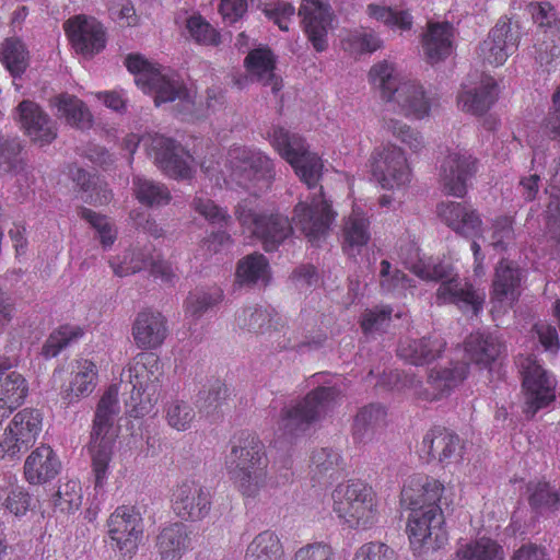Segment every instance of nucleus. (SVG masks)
<instances>
[{
	"mask_svg": "<svg viewBox=\"0 0 560 560\" xmlns=\"http://www.w3.org/2000/svg\"><path fill=\"white\" fill-rule=\"evenodd\" d=\"M272 147L294 168L295 174L308 188H315L323 171L320 158L308 150L305 140L283 127H273L269 132Z\"/></svg>",
	"mask_w": 560,
	"mask_h": 560,
	"instance_id": "1a4fd4ad",
	"label": "nucleus"
},
{
	"mask_svg": "<svg viewBox=\"0 0 560 560\" xmlns=\"http://www.w3.org/2000/svg\"><path fill=\"white\" fill-rule=\"evenodd\" d=\"M21 150L19 139L0 138V173H18L23 170Z\"/></svg>",
	"mask_w": 560,
	"mask_h": 560,
	"instance_id": "052dcab7",
	"label": "nucleus"
},
{
	"mask_svg": "<svg viewBox=\"0 0 560 560\" xmlns=\"http://www.w3.org/2000/svg\"><path fill=\"white\" fill-rule=\"evenodd\" d=\"M371 238L370 221L365 214L353 209L342 228V249L350 256L360 253Z\"/></svg>",
	"mask_w": 560,
	"mask_h": 560,
	"instance_id": "e433bc0d",
	"label": "nucleus"
},
{
	"mask_svg": "<svg viewBox=\"0 0 560 560\" xmlns=\"http://www.w3.org/2000/svg\"><path fill=\"white\" fill-rule=\"evenodd\" d=\"M536 61L548 71L560 59V36L542 37L536 48Z\"/></svg>",
	"mask_w": 560,
	"mask_h": 560,
	"instance_id": "774afa93",
	"label": "nucleus"
},
{
	"mask_svg": "<svg viewBox=\"0 0 560 560\" xmlns=\"http://www.w3.org/2000/svg\"><path fill=\"white\" fill-rule=\"evenodd\" d=\"M534 22L542 30V37L560 36V19L549 2L530 4Z\"/></svg>",
	"mask_w": 560,
	"mask_h": 560,
	"instance_id": "5fc2aeb1",
	"label": "nucleus"
},
{
	"mask_svg": "<svg viewBox=\"0 0 560 560\" xmlns=\"http://www.w3.org/2000/svg\"><path fill=\"white\" fill-rule=\"evenodd\" d=\"M191 208L203 217L209 223L224 226L231 220L228 212L219 207L213 200L203 192H197L190 202Z\"/></svg>",
	"mask_w": 560,
	"mask_h": 560,
	"instance_id": "13d9d810",
	"label": "nucleus"
},
{
	"mask_svg": "<svg viewBox=\"0 0 560 560\" xmlns=\"http://www.w3.org/2000/svg\"><path fill=\"white\" fill-rule=\"evenodd\" d=\"M55 505L62 512L71 513L78 510L82 502L81 487L78 481L69 480L59 486L55 495Z\"/></svg>",
	"mask_w": 560,
	"mask_h": 560,
	"instance_id": "0e129e2a",
	"label": "nucleus"
},
{
	"mask_svg": "<svg viewBox=\"0 0 560 560\" xmlns=\"http://www.w3.org/2000/svg\"><path fill=\"white\" fill-rule=\"evenodd\" d=\"M477 172V159L468 151L448 150L441 162L439 178L443 191L463 198L467 192V183Z\"/></svg>",
	"mask_w": 560,
	"mask_h": 560,
	"instance_id": "dca6fc26",
	"label": "nucleus"
},
{
	"mask_svg": "<svg viewBox=\"0 0 560 560\" xmlns=\"http://www.w3.org/2000/svg\"><path fill=\"white\" fill-rule=\"evenodd\" d=\"M79 326L63 325L54 330L43 346L42 354L49 359L57 357L65 348L83 337Z\"/></svg>",
	"mask_w": 560,
	"mask_h": 560,
	"instance_id": "09e8293b",
	"label": "nucleus"
},
{
	"mask_svg": "<svg viewBox=\"0 0 560 560\" xmlns=\"http://www.w3.org/2000/svg\"><path fill=\"white\" fill-rule=\"evenodd\" d=\"M196 412L189 402L174 399L165 407V418L170 427L177 431L190 429Z\"/></svg>",
	"mask_w": 560,
	"mask_h": 560,
	"instance_id": "4d7b16f0",
	"label": "nucleus"
},
{
	"mask_svg": "<svg viewBox=\"0 0 560 560\" xmlns=\"http://www.w3.org/2000/svg\"><path fill=\"white\" fill-rule=\"evenodd\" d=\"M503 546L489 537L459 544L453 560H504Z\"/></svg>",
	"mask_w": 560,
	"mask_h": 560,
	"instance_id": "a19ab883",
	"label": "nucleus"
},
{
	"mask_svg": "<svg viewBox=\"0 0 560 560\" xmlns=\"http://www.w3.org/2000/svg\"><path fill=\"white\" fill-rule=\"evenodd\" d=\"M275 317L276 313L272 308L248 305L236 312L235 324L241 330L265 335L276 328Z\"/></svg>",
	"mask_w": 560,
	"mask_h": 560,
	"instance_id": "58836bf2",
	"label": "nucleus"
},
{
	"mask_svg": "<svg viewBox=\"0 0 560 560\" xmlns=\"http://www.w3.org/2000/svg\"><path fill=\"white\" fill-rule=\"evenodd\" d=\"M463 448L459 436L442 427H434L423 436L419 453L428 463L450 464L460 458Z\"/></svg>",
	"mask_w": 560,
	"mask_h": 560,
	"instance_id": "412c9836",
	"label": "nucleus"
},
{
	"mask_svg": "<svg viewBox=\"0 0 560 560\" xmlns=\"http://www.w3.org/2000/svg\"><path fill=\"white\" fill-rule=\"evenodd\" d=\"M211 506V492L199 481L186 479L173 490L172 508L183 521L200 522L209 515Z\"/></svg>",
	"mask_w": 560,
	"mask_h": 560,
	"instance_id": "2eb2a0df",
	"label": "nucleus"
},
{
	"mask_svg": "<svg viewBox=\"0 0 560 560\" xmlns=\"http://www.w3.org/2000/svg\"><path fill=\"white\" fill-rule=\"evenodd\" d=\"M353 560H397V555L388 545L371 541L357 549Z\"/></svg>",
	"mask_w": 560,
	"mask_h": 560,
	"instance_id": "338daca9",
	"label": "nucleus"
},
{
	"mask_svg": "<svg viewBox=\"0 0 560 560\" xmlns=\"http://www.w3.org/2000/svg\"><path fill=\"white\" fill-rule=\"evenodd\" d=\"M0 60L14 77H21L28 67V51L19 38H8L0 45Z\"/></svg>",
	"mask_w": 560,
	"mask_h": 560,
	"instance_id": "49530a36",
	"label": "nucleus"
},
{
	"mask_svg": "<svg viewBox=\"0 0 560 560\" xmlns=\"http://www.w3.org/2000/svg\"><path fill=\"white\" fill-rule=\"evenodd\" d=\"M517 364L523 375L524 412L532 418L555 400L556 381L533 354L521 357Z\"/></svg>",
	"mask_w": 560,
	"mask_h": 560,
	"instance_id": "9d476101",
	"label": "nucleus"
},
{
	"mask_svg": "<svg viewBox=\"0 0 560 560\" xmlns=\"http://www.w3.org/2000/svg\"><path fill=\"white\" fill-rule=\"evenodd\" d=\"M293 213L295 228L312 243L326 237L337 215L325 198L323 187L310 201H300Z\"/></svg>",
	"mask_w": 560,
	"mask_h": 560,
	"instance_id": "4468645a",
	"label": "nucleus"
},
{
	"mask_svg": "<svg viewBox=\"0 0 560 560\" xmlns=\"http://www.w3.org/2000/svg\"><path fill=\"white\" fill-rule=\"evenodd\" d=\"M269 264L262 254H252L243 258L236 269V276L243 283H266L268 280Z\"/></svg>",
	"mask_w": 560,
	"mask_h": 560,
	"instance_id": "8fccbe9b",
	"label": "nucleus"
},
{
	"mask_svg": "<svg viewBox=\"0 0 560 560\" xmlns=\"http://www.w3.org/2000/svg\"><path fill=\"white\" fill-rule=\"evenodd\" d=\"M148 152L155 165L167 176L176 179L191 176V168L183 159V148L174 140L156 135L150 139Z\"/></svg>",
	"mask_w": 560,
	"mask_h": 560,
	"instance_id": "aec40b11",
	"label": "nucleus"
},
{
	"mask_svg": "<svg viewBox=\"0 0 560 560\" xmlns=\"http://www.w3.org/2000/svg\"><path fill=\"white\" fill-rule=\"evenodd\" d=\"M372 84L380 89L382 97L397 106L405 117L422 119L430 113V101L418 82L401 80L392 63L382 61L374 65L369 73Z\"/></svg>",
	"mask_w": 560,
	"mask_h": 560,
	"instance_id": "39448f33",
	"label": "nucleus"
},
{
	"mask_svg": "<svg viewBox=\"0 0 560 560\" xmlns=\"http://www.w3.org/2000/svg\"><path fill=\"white\" fill-rule=\"evenodd\" d=\"M97 366L89 359H78L74 361L71 380L61 392V398L68 405L79 401L83 397H88L96 387Z\"/></svg>",
	"mask_w": 560,
	"mask_h": 560,
	"instance_id": "c756f323",
	"label": "nucleus"
},
{
	"mask_svg": "<svg viewBox=\"0 0 560 560\" xmlns=\"http://www.w3.org/2000/svg\"><path fill=\"white\" fill-rule=\"evenodd\" d=\"M228 387L220 380L213 381L207 388L199 392L197 407L200 413L214 415L228 397Z\"/></svg>",
	"mask_w": 560,
	"mask_h": 560,
	"instance_id": "603ef678",
	"label": "nucleus"
},
{
	"mask_svg": "<svg viewBox=\"0 0 560 560\" xmlns=\"http://www.w3.org/2000/svg\"><path fill=\"white\" fill-rule=\"evenodd\" d=\"M63 26L77 52L93 56L105 48V31L95 19L78 15L69 19Z\"/></svg>",
	"mask_w": 560,
	"mask_h": 560,
	"instance_id": "6ab92c4d",
	"label": "nucleus"
},
{
	"mask_svg": "<svg viewBox=\"0 0 560 560\" xmlns=\"http://www.w3.org/2000/svg\"><path fill=\"white\" fill-rule=\"evenodd\" d=\"M366 13L370 18L400 31H409L413 24V18L408 10H395L389 7L370 3L366 7Z\"/></svg>",
	"mask_w": 560,
	"mask_h": 560,
	"instance_id": "3c124183",
	"label": "nucleus"
},
{
	"mask_svg": "<svg viewBox=\"0 0 560 560\" xmlns=\"http://www.w3.org/2000/svg\"><path fill=\"white\" fill-rule=\"evenodd\" d=\"M245 66L252 80L264 86H270L273 94L282 89V79L275 73L276 58L270 49L257 48L252 50L245 58Z\"/></svg>",
	"mask_w": 560,
	"mask_h": 560,
	"instance_id": "2f4dec72",
	"label": "nucleus"
},
{
	"mask_svg": "<svg viewBox=\"0 0 560 560\" xmlns=\"http://www.w3.org/2000/svg\"><path fill=\"white\" fill-rule=\"evenodd\" d=\"M383 127L395 138L406 144L412 152L418 153L425 147V141L420 131L412 129L401 120L388 118L384 119Z\"/></svg>",
	"mask_w": 560,
	"mask_h": 560,
	"instance_id": "864d4df0",
	"label": "nucleus"
},
{
	"mask_svg": "<svg viewBox=\"0 0 560 560\" xmlns=\"http://www.w3.org/2000/svg\"><path fill=\"white\" fill-rule=\"evenodd\" d=\"M253 234L261 242L266 252H275L293 234L290 219L280 213H260Z\"/></svg>",
	"mask_w": 560,
	"mask_h": 560,
	"instance_id": "bb28decb",
	"label": "nucleus"
},
{
	"mask_svg": "<svg viewBox=\"0 0 560 560\" xmlns=\"http://www.w3.org/2000/svg\"><path fill=\"white\" fill-rule=\"evenodd\" d=\"M446 342L439 336L401 340L397 354L412 365H424L438 359Z\"/></svg>",
	"mask_w": 560,
	"mask_h": 560,
	"instance_id": "7c9ffc66",
	"label": "nucleus"
},
{
	"mask_svg": "<svg viewBox=\"0 0 560 560\" xmlns=\"http://www.w3.org/2000/svg\"><path fill=\"white\" fill-rule=\"evenodd\" d=\"M125 65L136 75L135 82L138 86L155 94L156 105L178 101L182 114H192L194 97L178 73L166 68H156L141 55H129Z\"/></svg>",
	"mask_w": 560,
	"mask_h": 560,
	"instance_id": "20e7f679",
	"label": "nucleus"
},
{
	"mask_svg": "<svg viewBox=\"0 0 560 560\" xmlns=\"http://www.w3.org/2000/svg\"><path fill=\"white\" fill-rule=\"evenodd\" d=\"M497 100V83L490 78H482L478 86L465 89L458 95L462 109L475 115L486 113Z\"/></svg>",
	"mask_w": 560,
	"mask_h": 560,
	"instance_id": "c9c22d12",
	"label": "nucleus"
},
{
	"mask_svg": "<svg viewBox=\"0 0 560 560\" xmlns=\"http://www.w3.org/2000/svg\"><path fill=\"white\" fill-rule=\"evenodd\" d=\"M240 184L256 192L267 190L276 175L272 161L260 150L236 148L230 152Z\"/></svg>",
	"mask_w": 560,
	"mask_h": 560,
	"instance_id": "f8f14e48",
	"label": "nucleus"
},
{
	"mask_svg": "<svg viewBox=\"0 0 560 560\" xmlns=\"http://www.w3.org/2000/svg\"><path fill=\"white\" fill-rule=\"evenodd\" d=\"M132 336L139 349H156L167 336L165 317L160 312H140L132 325Z\"/></svg>",
	"mask_w": 560,
	"mask_h": 560,
	"instance_id": "a878e982",
	"label": "nucleus"
},
{
	"mask_svg": "<svg viewBox=\"0 0 560 560\" xmlns=\"http://www.w3.org/2000/svg\"><path fill=\"white\" fill-rule=\"evenodd\" d=\"M332 510L351 528L365 529L376 521L374 492L359 480L339 483L331 492Z\"/></svg>",
	"mask_w": 560,
	"mask_h": 560,
	"instance_id": "0eeeda50",
	"label": "nucleus"
},
{
	"mask_svg": "<svg viewBox=\"0 0 560 560\" xmlns=\"http://www.w3.org/2000/svg\"><path fill=\"white\" fill-rule=\"evenodd\" d=\"M299 15L303 30L316 51L328 47V31L331 28L332 12L324 0H302Z\"/></svg>",
	"mask_w": 560,
	"mask_h": 560,
	"instance_id": "f3484780",
	"label": "nucleus"
},
{
	"mask_svg": "<svg viewBox=\"0 0 560 560\" xmlns=\"http://www.w3.org/2000/svg\"><path fill=\"white\" fill-rule=\"evenodd\" d=\"M436 212L448 228L464 237L474 238L481 233L482 221L467 203L443 201L438 205Z\"/></svg>",
	"mask_w": 560,
	"mask_h": 560,
	"instance_id": "b1692460",
	"label": "nucleus"
},
{
	"mask_svg": "<svg viewBox=\"0 0 560 560\" xmlns=\"http://www.w3.org/2000/svg\"><path fill=\"white\" fill-rule=\"evenodd\" d=\"M21 128L32 141L40 145L51 143L57 137L56 122L33 101L25 100L16 107Z\"/></svg>",
	"mask_w": 560,
	"mask_h": 560,
	"instance_id": "5701e85b",
	"label": "nucleus"
},
{
	"mask_svg": "<svg viewBox=\"0 0 560 560\" xmlns=\"http://www.w3.org/2000/svg\"><path fill=\"white\" fill-rule=\"evenodd\" d=\"M110 266L114 273L118 277L136 273L150 266L151 275L161 278V280L166 283H173L177 278L168 261L163 259H153L152 257L148 258L141 250L127 253L120 264L115 265L114 262H110Z\"/></svg>",
	"mask_w": 560,
	"mask_h": 560,
	"instance_id": "cd10ccee",
	"label": "nucleus"
},
{
	"mask_svg": "<svg viewBox=\"0 0 560 560\" xmlns=\"http://www.w3.org/2000/svg\"><path fill=\"white\" fill-rule=\"evenodd\" d=\"M148 389V392H144L131 387L130 397L126 400V406L130 408L128 412L131 417L139 418L147 415L156 402L158 396L154 395V388L150 386Z\"/></svg>",
	"mask_w": 560,
	"mask_h": 560,
	"instance_id": "69168bd1",
	"label": "nucleus"
},
{
	"mask_svg": "<svg viewBox=\"0 0 560 560\" xmlns=\"http://www.w3.org/2000/svg\"><path fill=\"white\" fill-rule=\"evenodd\" d=\"M381 288L384 292L401 295L405 290L412 287L411 279H409L402 271L393 269L387 260L381 261L380 269Z\"/></svg>",
	"mask_w": 560,
	"mask_h": 560,
	"instance_id": "bf43d9fd",
	"label": "nucleus"
},
{
	"mask_svg": "<svg viewBox=\"0 0 560 560\" xmlns=\"http://www.w3.org/2000/svg\"><path fill=\"white\" fill-rule=\"evenodd\" d=\"M55 105L68 124L79 129H89L92 126V115L84 103L73 95L61 94L56 97Z\"/></svg>",
	"mask_w": 560,
	"mask_h": 560,
	"instance_id": "a18cd8bd",
	"label": "nucleus"
},
{
	"mask_svg": "<svg viewBox=\"0 0 560 560\" xmlns=\"http://www.w3.org/2000/svg\"><path fill=\"white\" fill-rule=\"evenodd\" d=\"M412 272L428 281H441L436 291V303L456 304L459 307L470 306L477 312L482 299L476 293L472 285L453 273L451 265L429 261H419L412 266Z\"/></svg>",
	"mask_w": 560,
	"mask_h": 560,
	"instance_id": "6e6552de",
	"label": "nucleus"
},
{
	"mask_svg": "<svg viewBox=\"0 0 560 560\" xmlns=\"http://www.w3.org/2000/svg\"><path fill=\"white\" fill-rule=\"evenodd\" d=\"M444 486L424 475L408 478L401 490V503L410 511L407 530L410 545L418 555L436 551L447 541L444 509L448 506Z\"/></svg>",
	"mask_w": 560,
	"mask_h": 560,
	"instance_id": "f257e3e1",
	"label": "nucleus"
},
{
	"mask_svg": "<svg viewBox=\"0 0 560 560\" xmlns=\"http://www.w3.org/2000/svg\"><path fill=\"white\" fill-rule=\"evenodd\" d=\"M468 373V366L464 362L456 363L453 368L433 369L428 375V385L432 389L430 399H438L463 382Z\"/></svg>",
	"mask_w": 560,
	"mask_h": 560,
	"instance_id": "37998d69",
	"label": "nucleus"
},
{
	"mask_svg": "<svg viewBox=\"0 0 560 560\" xmlns=\"http://www.w3.org/2000/svg\"><path fill=\"white\" fill-rule=\"evenodd\" d=\"M392 313L393 310L389 306H376L366 310L361 319V327L364 334L384 332L392 322Z\"/></svg>",
	"mask_w": 560,
	"mask_h": 560,
	"instance_id": "e2e57ef3",
	"label": "nucleus"
},
{
	"mask_svg": "<svg viewBox=\"0 0 560 560\" xmlns=\"http://www.w3.org/2000/svg\"><path fill=\"white\" fill-rule=\"evenodd\" d=\"M43 416L37 409L25 408L14 415L0 441L2 458L15 459L28 451L42 431Z\"/></svg>",
	"mask_w": 560,
	"mask_h": 560,
	"instance_id": "9b49d317",
	"label": "nucleus"
},
{
	"mask_svg": "<svg viewBox=\"0 0 560 560\" xmlns=\"http://www.w3.org/2000/svg\"><path fill=\"white\" fill-rule=\"evenodd\" d=\"M79 215L88 221L96 231L97 237L104 248L112 246L117 237V232L110 221L100 213L88 208H81Z\"/></svg>",
	"mask_w": 560,
	"mask_h": 560,
	"instance_id": "680f3d73",
	"label": "nucleus"
},
{
	"mask_svg": "<svg viewBox=\"0 0 560 560\" xmlns=\"http://www.w3.org/2000/svg\"><path fill=\"white\" fill-rule=\"evenodd\" d=\"M119 413L118 387L110 385L96 406L89 445L96 483L105 477L110 460L114 444L112 431Z\"/></svg>",
	"mask_w": 560,
	"mask_h": 560,
	"instance_id": "423d86ee",
	"label": "nucleus"
},
{
	"mask_svg": "<svg viewBox=\"0 0 560 560\" xmlns=\"http://www.w3.org/2000/svg\"><path fill=\"white\" fill-rule=\"evenodd\" d=\"M371 171L384 189H395L410 182L411 171L405 151L393 143L375 148L371 154Z\"/></svg>",
	"mask_w": 560,
	"mask_h": 560,
	"instance_id": "ddd939ff",
	"label": "nucleus"
},
{
	"mask_svg": "<svg viewBox=\"0 0 560 560\" xmlns=\"http://www.w3.org/2000/svg\"><path fill=\"white\" fill-rule=\"evenodd\" d=\"M283 546L272 530L257 534L247 545L244 558L248 560H282Z\"/></svg>",
	"mask_w": 560,
	"mask_h": 560,
	"instance_id": "c03bdc74",
	"label": "nucleus"
},
{
	"mask_svg": "<svg viewBox=\"0 0 560 560\" xmlns=\"http://www.w3.org/2000/svg\"><path fill=\"white\" fill-rule=\"evenodd\" d=\"M61 470V462L48 445H40L26 457L23 467L25 480L30 485H44L55 479Z\"/></svg>",
	"mask_w": 560,
	"mask_h": 560,
	"instance_id": "393cba45",
	"label": "nucleus"
},
{
	"mask_svg": "<svg viewBox=\"0 0 560 560\" xmlns=\"http://www.w3.org/2000/svg\"><path fill=\"white\" fill-rule=\"evenodd\" d=\"M518 46V33L509 21L500 20L490 31L488 38L479 45V56L492 66L503 65Z\"/></svg>",
	"mask_w": 560,
	"mask_h": 560,
	"instance_id": "4be33fe9",
	"label": "nucleus"
},
{
	"mask_svg": "<svg viewBox=\"0 0 560 560\" xmlns=\"http://www.w3.org/2000/svg\"><path fill=\"white\" fill-rule=\"evenodd\" d=\"M186 30L199 45L218 46L221 43L220 33L201 15H191L186 20Z\"/></svg>",
	"mask_w": 560,
	"mask_h": 560,
	"instance_id": "6e6d98bb",
	"label": "nucleus"
},
{
	"mask_svg": "<svg viewBox=\"0 0 560 560\" xmlns=\"http://www.w3.org/2000/svg\"><path fill=\"white\" fill-rule=\"evenodd\" d=\"M521 269L509 260H501L495 268L492 300L499 303L514 302L520 295Z\"/></svg>",
	"mask_w": 560,
	"mask_h": 560,
	"instance_id": "72a5a7b5",
	"label": "nucleus"
},
{
	"mask_svg": "<svg viewBox=\"0 0 560 560\" xmlns=\"http://www.w3.org/2000/svg\"><path fill=\"white\" fill-rule=\"evenodd\" d=\"M191 545L190 533L183 523H173L156 537V550L161 560H180Z\"/></svg>",
	"mask_w": 560,
	"mask_h": 560,
	"instance_id": "473e14b6",
	"label": "nucleus"
},
{
	"mask_svg": "<svg viewBox=\"0 0 560 560\" xmlns=\"http://www.w3.org/2000/svg\"><path fill=\"white\" fill-rule=\"evenodd\" d=\"M454 27L448 22L429 23L422 35V50L431 65L447 58L453 50Z\"/></svg>",
	"mask_w": 560,
	"mask_h": 560,
	"instance_id": "c85d7f7f",
	"label": "nucleus"
},
{
	"mask_svg": "<svg viewBox=\"0 0 560 560\" xmlns=\"http://www.w3.org/2000/svg\"><path fill=\"white\" fill-rule=\"evenodd\" d=\"M222 300L223 292L220 288L197 289L191 291L185 301L186 314L194 319H199Z\"/></svg>",
	"mask_w": 560,
	"mask_h": 560,
	"instance_id": "de8ad7c7",
	"label": "nucleus"
},
{
	"mask_svg": "<svg viewBox=\"0 0 560 560\" xmlns=\"http://www.w3.org/2000/svg\"><path fill=\"white\" fill-rule=\"evenodd\" d=\"M267 463L264 444L247 432L235 438L225 462L231 478L246 497H256L265 487Z\"/></svg>",
	"mask_w": 560,
	"mask_h": 560,
	"instance_id": "7ed1b4c3",
	"label": "nucleus"
},
{
	"mask_svg": "<svg viewBox=\"0 0 560 560\" xmlns=\"http://www.w3.org/2000/svg\"><path fill=\"white\" fill-rule=\"evenodd\" d=\"M312 389L302 400L281 410L279 427L285 433L304 432L340 404L342 390L337 380L322 374L312 376Z\"/></svg>",
	"mask_w": 560,
	"mask_h": 560,
	"instance_id": "f03ea898",
	"label": "nucleus"
},
{
	"mask_svg": "<svg viewBox=\"0 0 560 560\" xmlns=\"http://www.w3.org/2000/svg\"><path fill=\"white\" fill-rule=\"evenodd\" d=\"M132 190L141 205L151 208L166 206L172 199L166 185L140 175L133 176Z\"/></svg>",
	"mask_w": 560,
	"mask_h": 560,
	"instance_id": "79ce46f5",
	"label": "nucleus"
},
{
	"mask_svg": "<svg viewBox=\"0 0 560 560\" xmlns=\"http://www.w3.org/2000/svg\"><path fill=\"white\" fill-rule=\"evenodd\" d=\"M386 410L382 405L370 404L362 407L353 422V438L358 442L372 441L386 424Z\"/></svg>",
	"mask_w": 560,
	"mask_h": 560,
	"instance_id": "4c0bfd02",
	"label": "nucleus"
},
{
	"mask_svg": "<svg viewBox=\"0 0 560 560\" xmlns=\"http://www.w3.org/2000/svg\"><path fill=\"white\" fill-rule=\"evenodd\" d=\"M26 380L18 372H0V422L19 408L27 395Z\"/></svg>",
	"mask_w": 560,
	"mask_h": 560,
	"instance_id": "f704fd0d",
	"label": "nucleus"
},
{
	"mask_svg": "<svg viewBox=\"0 0 560 560\" xmlns=\"http://www.w3.org/2000/svg\"><path fill=\"white\" fill-rule=\"evenodd\" d=\"M501 349V342L492 335L471 334L465 342L467 359L482 368H487L495 361Z\"/></svg>",
	"mask_w": 560,
	"mask_h": 560,
	"instance_id": "ea45409f",
	"label": "nucleus"
},
{
	"mask_svg": "<svg viewBox=\"0 0 560 560\" xmlns=\"http://www.w3.org/2000/svg\"><path fill=\"white\" fill-rule=\"evenodd\" d=\"M142 530V518L133 508L119 506L109 516V537L125 556L137 550Z\"/></svg>",
	"mask_w": 560,
	"mask_h": 560,
	"instance_id": "a211bd4d",
	"label": "nucleus"
}]
</instances>
